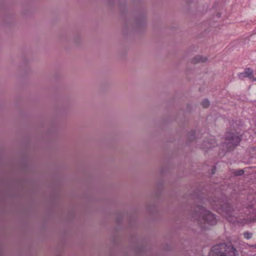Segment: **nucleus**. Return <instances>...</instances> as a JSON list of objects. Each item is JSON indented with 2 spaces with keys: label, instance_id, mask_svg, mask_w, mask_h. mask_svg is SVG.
Returning <instances> with one entry per match:
<instances>
[{
  "label": "nucleus",
  "instance_id": "6e6552de",
  "mask_svg": "<svg viewBox=\"0 0 256 256\" xmlns=\"http://www.w3.org/2000/svg\"><path fill=\"white\" fill-rule=\"evenodd\" d=\"M242 174V170L238 174Z\"/></svg>",
  "mask_w": 256,
  "mask_h": 256
},
{
  "label": "nucleus",
  "instance_id": "39448f33",
  "mask_svg": "<svg viewBox=\"0 0 256 256\" xmlns=\"http://www.w3.org/2000/svg\"><path fill=\"white\" fill-rule=\"evenodd\" d=\"M202 105L204 108H206L209 105V102L207 100H204L202 102Z\"/></svg>",
  "mask_w": 256,
  "mask_h": 256
},
{
  "label": "nucleus",
  "instance_id": "0eeeda50",
  "mask_svg": "<svg viewBox=\"0 0 256 256\" xmlns=\"http://www.w3.org/2000/svg\"><path fill=\"white\" fill-rule=\"evenodd\" d=\"M197 58H198V60L196 62H201V61H204L202 60V58H201L200 56H198L197 57Z\"/></svg>",
  "mask_w": 256,
  "mask_h": 256
},
{
  "label": "nucleus",
  "instance_id": "f257e3e1",
  "mask_svg": "<svg viewBox=\"0 0 256 256\" xmlns=\"http://www.w3.org/2000/svg\"><path fill=\"white\" fill-rule=\"evenodd\" d=\"M194 219L203 228H208L209 226L214 225L216 223V219L214 216L204 208H200L198 213L194 214Z\"/></svg>",
  "mask_w": 256,
  "mask_h": 256
},
{
  "label": "nucleus",
  "instance_id": "7ed1b4c3",
  "mask_svg": "<svg viewBox=\"0 0 256 256\" xmlns=\"http://www.w3.org/2000/svg\"><path fill=\"white\" fill-rule=\"evenodd\" d=\"M246 76L253 80L256 81V73L253 74L252 71L250 69H248L246 72Z\"/></svg>",
  "mask_w": 256,
  "mask_h": 256
},
{
  "label": "nucleus",
  "instance_id": "423d86ee",
  "mask_svg": "<svg viewBox=\"0 0 256 256\" xmlns=\"http://www.w3.org/2000/svg\"><path fill=\"white\" fill-rule=\"evenodd\" d=\"M223 215L227 218L229 220H229V216L228 215V214H227V212H224V214H223Z\"/></svg>",
  "mask_w": 256,
  "mask_h": 256
},
{
  "label": "nucleus",
  "instance_id": "f03ea898",
  "mask_svg": "<svg viewBox=\"0 0 256 256\" xmlns=\"http://www.w3.org/2000/svg\"><path fill=\"white\" fill-rule=\"evenodd\" d=\"M210 254V256H237V252L233 246L220 244L214 246Z\"/></svg>",
  "mask_w": 256,
  "mask_h": 256
},
{
  "label": "nucleus",
  "instance_id": "20e7f679",
  "mask_svg": "<svg viewBox=\"0 0 256 256\" xmlns=\"http://www.w3.org/2000/svg\"><path fill=\"white\" fill-rule=\"evenodd\" d=\"M244 238L246 239H249L252 238V234L250 232H245L244 234Z\"/></svg>",
  "mask_w": 256,
  "mask_h": 256
}]
</instances>
